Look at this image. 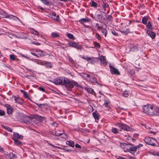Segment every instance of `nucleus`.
<instances>
[{
  "label": "nucleus",
  "mask_w": 159,
  "mask_h": 159,
  "mask_svg": "<svg viewBox=\"0 0 159 159\" xmlns=\"http://www.w3.org/2000/svg\"><path fill=\"white\" fill-rule=\"evenodd\" d=\"M54 83L57 85H64L67 90H71L74 86H78V84L73 81L69 80L68 79L62 77L56 78L54 80Z\"/></svg>",
  "instance_id": "obj_1"
},
{
  "label": "nucleus",
  "mask_w": 159,
  "mask_h": 159,
  "mask_svg": "<svg viewBox=\"0 0 159 159\" xmlns=\"http://www.w3.org/2000/svg\"><path fill=\"white\" fill-rule=\"evenodd\" d=\"M143 112L147 115L153 116L159 115V108L154 105L148 104L143 107Z\"/></svg>",
  "instance_id": "obj_2"
},
{
  "label": "nucleus",
  "mask_w": 159,
  "mask_h": 159,
  "mask_svg": "<svg viewBox=\"0 0 159 159\" xmlns=\"http://www.w3.org/2000/svg\"><path fill=\"white\" fill-rule=\"evenodd\" d=\"M144 142L147 144L153 146H157L155 142H157L156 139L150 137H146L143 139Z\"/></svg>",
  "instance_id": "obj_3"
},
{
  "label": "nucleus",
  "mask_w": 159,
  "mask_h": 159,
  "mask_svg": "<svg viewBox=\"0 0 159 159\" xmlns=\"http://www.w3.org/2000/svg\"><path fill=\"white\" fill-rule=\"evenodd\" d=\"M30 53L32 55L37 57L43 56L44 55V52L39 49L33 50V51L31 52Z\"/></svg>",
  "instance_id": "obj_4"
},
{
  "label": "nucleus",
  "mask_w": 159,
  "mask_h": 159,
  "mask_svg": "<svg viewBox=\"0 0 159 159\" xmlns=\"http://www.w3.org/2000/svg\"><path fill=\"white\" fill-rule=\"evenodd\" d=\"M116 125L120 128L126 131L131 130V128L124 124L118 123H116Z\"/></svg>",
  "instance_id": "obj_5"
},
{
  "label": "nucleus",
  "mask_w": 159,
  "mask_h": 159,
  "mask_svg": "<svg viewBox=\"0 0 159 159\" xmlns=\"http://www.w3.org/2000/svg\"><path fill=\"white\" fill-rule=\"evenodd\" d=\"M68 44L70 46L76 48L78 50H81L82 48V47L81 45H79L77 43L74 41L70 42Z\"/></svg>",
  "instance_id": "obj_6"
},
{
  "label": "nucleus",
  "mask_w": 159,
  "mask_h": 159,
  "mask_svg": "<svg viewBox=\"0 0 159 159\" xmlns=\"http://www.w3.org/2000/svg\"><path fill=\"white\" fill-rule=\"evenodd\" d=\"M48 16L53 20H57L58 21H60V19L58 18V15H57L56 14L55 12H52L50 13Z\"/></svg>",
  "instance_id": "obj_7"
},
{
  "label": "nucleus",
  "mask_w": 159,
  "mask_h": 159,
  "mask_svg": "<svg viewBox=\"0 0 159 159\" xmlns=\"http://www.w3.org/2000/svg\"><path fill=\"white\" fill-rule=\"evenodd\" d=\"M111 73L112 74H116L119 75L120 73L118 70L115 67L111 66V65L109 66Z\"/></svg>",
  "instance_id": "obj_8"
},
{
  "label": "nucleus",
  "mask_w": 159,
  "mask_h": 159,
  "mask_svg": "<svg viewBox=\"0 0 159 159\" xmlns=\"http://www.w3.org/2000/svg\"><path fill=\"white\" fill-rule=\"evenodd\" d=\"M12 97L14 98V100L16 103L20 105H22L23 104L24 101L21 98L18 97H16L15 96H13Z\"/></svg>",
  "instance_id": "obj_9"
},
{
  "label": "nucleus",
  "mask_w": 159,
  "mask_h": 159,
  "mask_svg": "<svg viewBox=\"0 0 159 159\" xmlns=\"http://www.w3.org/2000/svg\"><path fill=\"white\" fill-rule=\"evenodd\" d=\"M92 115L95 119V121L98 122L100 116V115L98 113L95 112L92 113Z\"/></svg>",
  "instance_id": "obj_10"
},
{
  "label": "nucleus",
  "mask_w": 159,
  "mask_h": 159,
  "mask_svg": "<svg viewBox=\"0 0 159 159\" xmlns=\"http://www.w3.org/2000/svg\"><path fill=\"white\" fill-rule=\"evenodd\" d=\"M100 60L101 64L103 66H106L107 64V62L106 61V59L105 58V57L102 55L101 56L100 58Z\"/></svg>",
  "instance_id": "obj_11"
},
{
  "label": "nucleus",
  "mask_w": 159,
  "mask_h": 159,
  "mask_svg": "<svg viewBox=\"0 0 159 159\" xmlns=\"http://www.w3.org/2000/svg\"><path fill=\"white\" fill-rule=\"evenodd\" d=\"M103 106H104L107 108L109 109L111 108V102L109 100L105 99L104 100Z\"/></svg>",
  "instance_id": "obj_12"
},
{
  "label": "nucleus",
  "mask_w": 159,
  "mask_h": 159,
  "mask_svg": "<svg viewBox=\"0 0 159 159\" xmlns=\"http://www.w3.org/2000/svg\"><path fill=\"white\" fill-rule=\"evenodd\" d=\"M84 89L88 93L92 94L93 95L96 96V94L95 93L94 91V90L92 88H89L87 87H84Z\"/></svg>",
  "instance_id": "obj_13"
},
{
  "label": "nucleus",
  "mask_w": 159,
  "mask_h": 159,
  "mask_svg": "<svg viewBox=\"0 0 159 159\" xmlns=\"http://www.w3.org/2000/svg\"><path fill=\"white\" fill-rule=\"evenodd\" d=\"M147 28L150 30H153V27H152V23L150 21H148L146 24H145Z\"/></svg>",
  "instance_id": "obj_14"
},
{
  "label": "nucleus",
  "mask_w": 159,
  "mask_h": 159,
  "mask_svg": "<svg viewBox=\"0 0 159 159\" xmlns=\"http://www.w3.org/2000/svg\"><path fill=\"white\" fill-rule=\"evenodd\" d=\"M137 148L133 145H131V147H129V151L132 154H134L137 150Z\"/></svg>",
  "instance_id": "obj_15"
},
{
  "label": "nucleus",
  "mask_w": 159,
  "mask_h": 159,
  "mask_svg": "<svg viewBox=\"0 0 159 159\" xmlns=\"http://www.w3.org/2000/svg\"><path fill=\"white\" fill-rule=\"evenodd\" d=\"M147 33L148 35L151 37L152 39H154L156 36L155 33L152 31L151 30H148L147 31Z\"/></svg>",
  "instance_id": "obj_16"
},
{
  "label": "nucleus",
  "mask_w": 159,
  "mask_h": 159,
  "mask_svg": "<svg viewBox=\"0 0 159 159\" xmlns=\"http://www.w3.org/2000/svg\"><path fill=\"white\" fill-rule=\"evenodd\" d=\"M12 139L14 140V143L15 145L19 146L22 145L21 142L19 141L18 139L14 137L12 138Z\"/></svg>",
  "instance_id": "obj_17"
},
{
  "label": "nucleus",
  "mask_w": 159,
  "mask_h": 159,
  "mask_svg": "<svg viewBox=\"0 0 159 159\" xmlns=\"http://www.w3.org/2000/svg\"><path fill=\"white\" fill-rule=\"evenodd\" d=\"M13 136L16 138H17V139H22L23 138V136L22 135L19 134L17 132H14L13 133Z\"/></svg>",
  "instance_id": "obj_18"
},
{
  "label": "nucleus",
  "mask_w": 159,
  "mask_h": 159,
  "mask_svg": "<svg viewBox=\"0 0 159 159\" xmlns=\"http://www.w3.org/2000/svg\"><path fill=\"white\" fill-rule=\"evenodd\" d=\"M130 51L134 52L137 50V47L134 45L130 44Z\"/></svg>",
  "instance_id": "obj_19"
},
{
  "label": "nucleus",
  "mask_w": 159,
  "mask_h": 159,
  "mask_svg": "<svg viewBox=\"0 0 159 159\" xmlns=\"http://www.w3.org/2000/svg\"><path fill=\"white\" fill-rule=\"evenodd\" d=\"M148 20V17L147 16H145L142 19L141 22L144 25L146 24V23H147V22Z\"/></svg>",
  "instance_id": "obj_20"
},
{
  "label": "nucleus",
  "mask_w": 159,
  "mask_h": 159,
  "mask_svg": "<svg viewBox=\"0 0 159 159\" xmlns=\"http://www.w3.org/2000/svg\"><path fill=\"white\" fill-rule=\"evenodd\" d=\"M89 21V19L87 17H86L85 18H81L79 20V22L82 24H83L84 23L86 22Z\"/></svg>",
  "instance_id": "obj_21"
},
{
  "label": "nucleus",
  "mask_w": 159,
  "mask_h": 159,
  "mask_svg": "<svg viewBox=\"0 0 159 159\" xmlns=\"http://www.w3.org/2000/svg\"><path fill=\"white\" fill-rule=\"evenodd\" d=\"M66 144L73 148L74 147L75 145L74 142L71 140L67 141L66 142Z\"/></svg>",
  "instance_id": "obj_22"
},
{
  "label": "nucleus",
  "mask_w": 159,
  "mask_h": 159,
  "mask_svg": "<svg viewBox=\"0 0 159 159\" xmlns=\"http://www.w3.org/2000/svg\"><path fill=\"white\" fill-rule=\"evenodd\" d=\"M90 5L91 7L94 8H97L98 6V4L93 1H91L90 2Z\"/></svg>",
  "instance_id": "obj_23"
},
{
  "label": "nucleus",
  "mask_w": 159,
  "mask_h": 159,
  "mask_svg": "<svg viewBox=\"0 0 159 159\" xmlns=\"http://www.w3.org/2000/svg\"><path fill=\"white\" fill-rule=\"evenodd\" d=\"M21 92L23 93L24 96L25 98H28L30 100H31V99L29 97L28 94L26 92L23 90H21Z\"/></svg>",
  "instance_id": "obj_24"
},
{
  "label": "nucleus",
  "mask_w": 159,
  "mask_h": 159,
  "mask_svg": "<svg viewBox=\"0 0 159 159\" xmlns=\"http://www.w3.org/2000/svg\"><path fill=\"white\" fill-rule=\"evenodd\" d=\"M51 36L52 38H56L60 36L59 34L56 32H52L51 34Z\"/></svg>",
  "instance_id": "obj_25"
},
{
  "label": "nucleus",
  "mask_w": 159,
  "mask_h": 159,
  "mask_svg": "<svg viewBox=\"0 0 159 159\" xmlns=\"http://www.w3.org/2000/svg\"><path fill=\"white\" fill-rule=\"evenodd\" d=\"M94 26L95 28H97V30H100L101 29H102V26H99L98 23H96L94 25Z\"/></svg>",
  "instance_id": "obj_26"
},
{
  "label": "nucleus",
  "mask_w": 159,
  "mask_h": 159,
  "mask_svg": "<svg viewBox=\"0 0 159 159\" xmlns=\"http://www.w3.org/2000/svg\"><path fill=\"white\" fill-rule=\"evenodd\" d=\"M63 132H61V131L59 130L56 131L55 132V135L57 136H60L62 134H63Z\"/></svg>",
  "instance_id": "obj_27"
},
{
  "label": "nucleus",
  "mask_w": 159,
  "mask_h": 159,
  "mask_svg": "<svg viewBox=\"0 0 159 159\" xmlns=\"http://www.w3.org/2000/svg\"><path fill=\"white\" fill-rule=\"evenodd\" d=\"M9 57L10 59L12 60L15 61L18 60V59L16 58V56L14 55L11 54Z\"/></svg>",
  "instance_id": "obj_28"
},
{
  "label": "nucleus",
  "mask_w": 159,
  "mask_h": 159,
  "mask_svg": "<svg viewBox=\"0 0 159 159\" xmlns=\"http://www.w3.org/2000/svg\"><path fill=\"white\" fill-rule=\"evenodd\" d=\"M101 30H102V32L105 35V37H106L107 34V31L106 29L102 27V29H101Z\"/></svg>",
  "instance_id": "obj_29"
},
{
  "label": "nucleus",
  "mask_w": 159,
  "mask_h": 159,
  "mask_svg": "<svg viewBox=\"0 0 159 159\" xmlns=\"http://www.w3.org/2000/svg\"><path fill=\"white\" fill-rule=\"evenodd\" d=\"M92 64H94L97 61V58L94 57H91V60L89 61Z\"/></svg>",
  "instance_id": "obj_30"
},
{
  "label": "nucleus",
  "mask_w": 159,
  "mask_h": 159,
  "mask_svg": "<svg viewBox=\"0 0 159 159\" xmlns=\"http://www.w3.org/2000/svg\"><path fill=\"white\" fill-rule=\"evenodd\" d=\"M90 81L93 83H96L97 82V79L95 77H93L89 80Z\"/></svg>",
  "instance_id": "obj_31"
},
{
  "label": "nucleus",
  "mask_w": 159,
  "mask_h": 159,
  "mask_svg": "<svg viewBox=\"0 0 159 159\" xmlns=\"http://www.w3.org/2000/svg\"><path fill=\"white\" fill-rule=\"evenodd\" d=\"M13 109V108L12 107H11L9 109H7V113L9 114H11L12 112Z\"/></svg>",
  "instance_id": "obj_32"
},
{
  "label": "nucleus",
  "mask_w": 159,
  "mask_h": 159,
  "mask_svg": "<svg viewBox=\"0 0 159 159\" xmlns=\"http://www.w3.org/2000/svg\"><path fill=\"white\" fill-rule=\"evenodd\" d=\"M109 6L107 3H104L102 5V7L104 8V11L106 10V8L107 7Z\"/></svg>",
  "instance_id": "obj_33"
},
{
  "label": "nucleus",
  "mask_w": 159,
  "mask_h": 159,
  "mask_svg": "<svg viewBox=\"0 0 159 159\" xmlns=\"http://www.w3.org/2000/svg\"><path fill=\"white\" fill-rule=\"evenodd\" d=\"M123 96L125 97H127L128 96V93L127 91L125 90L122 94Z\"/></svg>",
  "instance_id": "obj_34"
},
{
  "label": "nucleus",
  "mask_w": 159,
  "mask_h": 159,
  "mask_svg": "<svg viewBox=\"0 0 159 159\" xmlns=\"http://www.w3.org/2000/svg\"><path fill=\"white\" fill-rule=\"evenodd\" d=\"M47 67L51 68L52 67V64L51 62H45V64Z\"/></svg>",
  "instance_id": "obj_35"
},
{
  "label": "nucleus",
  "mask_w": 159,
  "mask_h": 159,
  "mask_svg": "<svg viewBox=\"0 0 159 159\" xmlns=\"http://www.w3.org/2000/svg\"><path fill=\"white\" fill-rule=\"evenodd\" d=\"M82 58L83 59L86 60L88 61H89L91 60V57H87L83 56L82 57Z\"/></svg>",
  "instance_id": "obj_36"
},
{
  "label": "nucleus",
  "mask_w": 159,
  "mask_h": 159,
  "mask_svg": "<svg viewBox=\"0 0 159 159\" xmlns=\"http://www.w3.org/2000/svg\"><path fill=\"white\" fill-rule=\"evenodd\" d=\"M112 132L114 134H117L118 133L117 129L115 128L112 127L111 129Z\"/></svg>",
  "instance_id": "obj_37"
},
{
  "label": "nucleus",
  "mask_w": 159,
  "mask_h": 159,
  "mask_svg": "<svg viewBox=\"0 0 159 159\" xmlns=\"http://www.w3.org/2000/svg\"><path fill=\"white\" fill-rule=\"evenodd\" d=\"M67 37L70 39H73L74 37L73 35L67 33Z\"/></svg>",
  "instance_id": "obj_38"
},
{
  "label": "nucleus",
  "mask_w": 159,
  "mask_h": 159,
  "mask_svg": "<svg viewBox=\"0 0 159 159\" xmlns=\"http://www.w3.org/2000/svg\"><path fill=\"white\" fill-rule=\"evenodd\" d=\"M45 61H44L41 60H39V64L42 65H45Z\"/></svg>",
  "instance_id": "obj_39"
},
{
  "label": "nucleus",
  "mask_w": 159,
  "mask_h": 159,
  "mask_svg": "<svg viewBox=\"0 0 159 159\" xmlns=\"http://www.w3.org/2000/svg\"><path fill=\"white\" fill-rule=\"evenodd\" d=\"M93 43H94V44L95 45V47H96L98 48H100V44L99 43H98L97 42H94Z\"/></svg>",
  "instance_id": "obj_40"
},
{
  "label": "nucleus",
  "mask_w": 159,
  "mask_h": 159,
  "mask_svg": "<svg viewBox=\"0 0 159 159\" xmlns=\"http://www.w3.org/2000/svg\"><path fill=\"white\" fill-rule=\"evenodd\" d=\"M4 128L10 132H12V130L11 129V128L10 127H8L4 126Z\"/></svg>",
  "instance_id": "obj_41"
},
{
  "label": "nucleus",
  "mask_w": 159,
  "mask_h": 159,
  "mask_svg": "<svg viewBox=\"0 0 159 159\" xmlns=\"http://www.w3.org/2000/svg\"><path fill=\"white\" fill-rule=\"evenodd\" d=\"M95 34L96 38L98 39V40H100L101 39V37L100 35L98 33H96Z\"/></svg>",
  "instance_id": "obj_42"
},
{
  "label": "nucleus",
  "mask_w": 159,
  "mask_h": 159,
  "mask_svg": "<svg viewBox=\"0 0 159 159\" xmlns=\"http://www.w3.org/2000/svg\"><path fill=\"white\" fill-rule=\"evenodd\" d=\"M120 30L122 33H123L125 34H127L129 33V31H125L124 30H123L121 28H120Z\"/></svg>",
  "instance_id": "obj_43"
},
{
  "label": "nucleus",
  "mask_w": 159,
  "mask_h": 159,
  "mask_svg": "<svg viewBox=\"0 0 159 159\" xmlns=\"http://www.w3.org/2000/svg\"><path fill=\"white\" fill-rule=\"evenodd\" d=\"M5 114V112L4 111L0 109V116H3Z\"/></svg>",
  "instance_id": "obj_44"
},
{
  "label": "nucleus",
  "mask_w": 159,
  "mask_h": 159,
  "mask_svg": "<svg viewBox=\"0 0 159 159\" xmlns=\"http://www.w3.org/2000/svg\"><path fill=\"white\" fill-rule=\"evenodd\" d=\"M14 20H18L20 22H21V23H22V21L20 20L17 17H16V16H14V17H13V19Z\"/></svg>",
  "instance_id": "obj_45"
},
{
  "label": "nucleus",
  "mask_w": 159,
  "mask_h": 159,
  "mask_svg": "<svg viewBox=\"0 0 159 159\" xmlns=\"http://www.w3.org/2000/svg\"><path fill=\"white\" fill-rule=\"evenodd\" d=\"M41 1L43 3L46 5H48L49 3L47 1V0H41Z\"/></svg>",
  "instance_id": "obj_46"
},
{
  "label": "nucleus",
  "mask_w": 159,
  "mask_h": 159,
  "mask_svg": "<svg viewBox=\"0 0 159 159\" xmlns=\"http://www.w3.org/2000/svg\"><path fill=\"white\" fill-rule=\"evenodd\" d=\"M111 33L113 35L115 36L118 35L117 33L114 30H112Z\"/></svg>",
  "instance_id": "obj_47"
},
{
  "label": "nucleus",
  "mask_w": 159,
  "mask_h": 159,
  "mask_svg": "<svg viewBox=\"0 0 159 159\" xmlns=\"http://www.w3.org/2000/svg\"><path fill=\"white\" fill-rule=\"evenodd\" d=\"M82 76L87 78H89L90 77V75H89L87 74H83Z\"/></svg>",
  "instance_id": "obj_48"
},
{
  "label": "nucleus",
  "mask_w": 159,
  "mask_h": 159,
  "mask_svg": "<svg viewBox=\"0 0 159 159\" xmlns=\"http://www.w3.org/2000/svg\"><path fill=\"white\" fill-rule=\"evenodd\" d=\"M4 106L7 108V109L11 107L10 105L9 104H5L4 105Z\"/></svg>",
  "instance_id": "obj_49"
},
{
  "label": "nucleus",
  "mask_w": 159,
  "mask_h": 159,
  "mask_svg": "<svg viewBox=\"0 0 159 159\" xmlns=\"http://www.w3.org/2000/svg\"><path fill=\"white\" fill-rule=\"evenodd\" d=\"M35 30L33 28H31L30 29V31L31 33L32 34H33L34 33V31H35Z\"/></svg>",
  "instance_id": "obj_50"
},
{
  "label": "nucleus",
  "mask_w": 159,
  "mask_h": 159,
  "mask_svg": "<svg viewBox=\"0 0 159 159\" xmlns=\"http://www.w3.org/2000/svg\"><path fill=\"white\" fill-rule=\"evenodd\" d=\"M39 90H40V91H43V92L45 91V89L43 88L42 87H39Z\"/></svg>",
  "instance_id": "obj_51"
},
{
  "label": "nucleus",
  "mask_w": 159,
  "mask_h": 159,
  "mask_svg": "<svg viewBox=\"0 0 159 159\" xmlns=\"http://www.w3.org/2000/svg\"><path fill=\"white\" fill-rule=\"evenodd\" d=\"M143 146V145L142 144L139 143V144L138 145L136 146H136V148H137V149L138 148H139L142 147Z\"/></svg>",
  "instance_id": "obj_52"
},
{
  "label": "nucleus",
  "mask_w": 159,
  "mask_h": 159,
  "mask_svg": "<svg viewBox=\"0 0 159 159\" xmlns=\"http://www.w3.org/2000/svg\"><path fill=\"white\" fill-rule=\"evenodd\" d=\"M75 147L77 148H81V146L77 143H76L75 145Z\"/></svg>",
  "instance_id": "obj_53"
},
{
  "label": "nucleus",
  "mask_w": 159,
  "mask_h": 159,
  "mask_svg": "<svg viewBox=\"0 0 159 159\" xmlns=\"http://www.w3.org/2000/svg\"><path fill=\"white\" fill-rule=\"evenodd\" d=\"M49 144L50 145H51V146H52L54 148H59V149H61V148L60 147L56 146H54V145H52V144Z\"/></svg>",
  "instance_id": "obj_54"
},
{
  "label": "nucleus",
  "mask_w": 159,
  "mask_h": 159,
  "mask_svg": "<svg viewBox=\"0 0 159 159\" xmlns=\"http://www.w3.org/2000/svg\"><path fill=\"white\" fill-rule=\"evenodd\" d=\"M33 34H34L36 35H38L39 34V32L36 30H35L34 31V33Z\"/></svg>",
  "instance_id": "obj_55"
},
{
  "label": "nucleus",
  "mask_w": 159,
  "mask_h": 159,
  "mask_svg": "<svg viewBox=\"0 0 159 159\" xmlns=\"http://www.w3.org/2000/svg\"><path fill=\"white\" fill-rule=\"evenodd\" d=\"M14 16L12 15H8V16L7 18H8L9 19H13Z\"/></svg>",
  "instance_id": "obj_56"
},
{
  "label": "nucleus",
  "mask_w": 159,
  "mask_h": 159,
  "mask_svg": "<svg viewBox=\"0 0 159 159\" xmlns=\"http://www.w3.org/2000/svg\"><path fill=\"white\" fill-rule=\"evenodd\" d=\"M33 61L35 62L36 64H39V60L37 59H34L33 60Z\"/></svg>",
  "instance_id": "obj_57"
},
{
  "label": "nucleus",
  "mask_w": 159,
  "mask_h": 159,
  "mask_svg": "<svg viewBox=\"0 0 159 159\" xmlns=\"http://www.w3.org/2000/svg\"><path fill=\"white\" fill-rule=\"evenodd\" d=\"M97 17L99 19L100 18H102V16L100 14H98L97 15Z\"/></svg>",
  "instance_id": "obj_58"
},
{
  "label": "nucleus",
  "mask_w": 159,
  "mask_h": 159,
  "mask_svg": "<svg viewBox=\"0 0 159 159\" xmlns=\"http://www.w3.org/2000/svg\"><path fill=\"white\" fill-rule=\"evenodd\" d=\"M28 71H29V72H32V70H31L30 69H29L28 68H25Z\"/></svg>",
  "instance_id": "obj_59"
},
{
  "label": "nucleus",
  "mask_w": 159,
  "mask_h": 159,
  "mask_svg": "<svg viewBox=\"0 0 159 159\" xmlns=\"http://www.w3.org/2000/svg\"><path fill=\"white\" fill-rule=\"evenodd\" d=\"M5 15H4V17L6 18H7L8 16V15L7 13H5Z\"/></svg>",
  "instance_id": "obj_60"
},
{
  "label": "nucleus",
  "mask_w": 159,
  "mask_h": 159,
  "mask_svg": "<svg viewBox=\"0 0 159 159\" xmlns=\"http://www.w3.org/2000/svg\"><path fill=\"white\" fill-rule=\"evenodd\" d=\"M35 45H40V43L39 42H35Z\"/></svg>",
  "instance_id": "obj_61"
},
{
  "label": "nucleus",
  "mask_w": 159,
  "mask_h": 159,
  "mask_svg": "<svg viewBox=\"0 0 159 159\" xmlns=\"http://www.w3.org/2000/svg\"><path fill=\"white\" fill-rule=\"evenodd\" d=\"M4 151L3 149L0 146V152H3Z\"/></svg>",
  "instance_id": "obj_62"
},
{
  "label": "nucleus",
  "mask_w": 159,
  "mask_h": 159,
  "mask_svg": "<svg viewBox=\"0 0 159 159\" xmlns=\"http://www.w3.org/2000/svg\"><path fill=\"white\" fill-rule=\"evenodd\" d=\"M35 41H33L31 40V41L30 42V43H31V44H35Z\"/></svg>",
  "instance_id": "obj_63"
},
{
  "label": "nucleus",
  "mask_w": 159,
  "mask_h": 159,
  "mask_svg": "<svg viewBox=\"0 0 159 159\" xmlns=\"http://www.w3.org/2000/svg\"><path fill=\"white\" fill-rule=\"evenodd\" d=\"M155 155H156L158 157H159V152H157L156 153L154 154Z\"/></svg>",
  "instance_id": "obj_64"
}]
</instances>
